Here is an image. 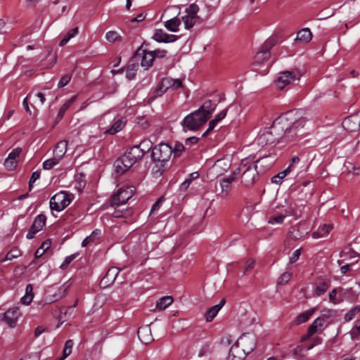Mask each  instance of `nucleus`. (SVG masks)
I'll return each instance as SVG.
<instances>
[{
  "instance_id": "f257e3e1",
  "label": "nucleus",
  "mask_w": 360,
  "mask_h": 360,
  "mask_svg": "<svg viewBox=\"0 0 360 360\" xmlns=\"http://www.w3.org/2000/svg\"><path fill=\"white\" fill-rule=\"evenodd\" d=\"M314 128V122L302 110H294L276 118L271 127L259 133L255 142L261 147L273 146L281 140H293L302 129L309 131Z\"/></svg>"
},
{
  "instance_id": "f03ea898",
  "label": "nucleus",
  "mask_w": 360,
  "mask_h": 360,
  "mask_svg": "<svg viewBox=\"0 0 360 360\" xmlns=\"http://www.w3.org/2000/svg\"><path fill=\"white\" fill-rule=\"evenodd\" d=\"M208 119L209 113L203 114L200 110H195L186 116L181 124L185 131H195L202 126Z\"/></svg>"
},
{
  "instance_id": "7ed1b4c3",
  "label": "nucleus",
  "mask_w": 360,
  "mask_h": 360,
  "mask_svg": "<svg viewBox=\"0 0 360 360\" xmlns=\"http://www.w3.org/2000/svg\"><path fill=\"white\" fill-rule=\"evenodd\" d=\"M258 166L253 163L249 164L248 160H243L239 168L238 172H242L241 182L245 186L253 184L257 177Z\"/></svg>"
},
{
  "instance_id": "20e7f679",
  "label": "nucleus",
  "mask_w": 360,
  "mask_h": 360,
  "mask_svg": "<svg viewBox=\"0 0 360 360\" xmlns=\"http://www.w3.org/2000/svg\"><path fill=\"white\" fill-rule=\"evenodd\" d=\"M101 124H105L108 122H112L111 127L104 131V134L114 135L120 131L126 125L127 120L124 117H115L112 112H108L101 117Z\"/></svg>"
},
{
  "instance_id": "39448f33",
  "label": "nucleus",
  "mask_w": 360,
  "mask_h": 360,
  "mask_svg": "<svg viewBox=\"0 0 360 360\" xmlns=\"http://www.w3.org/2000/svg\"><path fill=\"white\" fill-rule=\"evenodd\" d=\"M302 76V73L298 69L283 71L278 74L275 84L278 89H283L295 82L299 81Z\"/></svg>"
},
{
  "instance_id": "423d86ee",
  "label": "nucleus",
  "mask_w": 360,
  "mask_h": 360,
  "mask_svg": "<svg viewBox=\"0 0 360 360\" xmlns=\"http://www.w3.org/2000/svg\"><path fill=\"white\" fill-rule=\"evenodd\" d=\"M71 284L72 283L70 281H68L58 288H56L53 286H49L45 292V303L51 304L63 297L68 290L71 286Z\"/></svg>"
},
{
  "instance_id": "0eeeda50",
  "label": "nucleus",
  "mask_w": 360,
  "mask_h": 360,
  "mask_svg": "<svg viewBox=\"0 0 360 360\" xmlns=\"http://www.w3.org/2000/svg\"><path fill=\"white\" fill-rule=\"evenodd\" d=\"M136 161V159L129 153V150H127L122 157L117 159L114 162L115 173L117 175L123 174L130 169Z\"/></svg>"
},
{
  "instance_id": "6e6552de",
  "label": "nucleus",
  "mask_w": 360,
  "mask_h": 360,
  "mask_svg": "<svg viewBox=\"0 0 360 360\" xmlns=\"http://www.w3.org/2000/svg\"><path fill=\"white\" fill-rule=\"evenodd\" d=\"M72 200L71 195L65 191L55 194L50 200V208L60 212L68 207Z\"/></svg>"
},
{
  "instance_id": "1a4fd4ad",
  "label": "nucleus",
  "mask_w": 360,
  "mask_h": 360,
  "mask_svg": "<svg viewBox=\"0 0 360 360\" xmlns=\"http://www.w3.org/2000/svg\"><path fill=\"white\" fill-rule=\"evenodd\" d=\"M256 337L252 333H244L237 340L235 345L247 355L251 353L256 347Z\"/></svg>"
},
{
  "instance_id": "9d476101",
  "label": "nucleus",
  "mask_w": 360,
  "mask_h": 360,
  "mask_svg": "<svg viewBox=\"0 0 360 360\" xmlns=\"http://www.w3.org/2000/svg\"><path fill=\"white\" fill-rule=\"evenodd\" d=\"M172 154V147L164 143L155 146L152 150V158L155 161L165 162L169 160Z\"/></svg>"
},
{
  "instance_id": "9b49d317",
  "label": "nucleus",
  "mask_w": 360,
  "mask_h": 360,
  "mask_svg": "<svg viewBox=\"0 0 360 360\" xmlns=\"http://www.w3.org/2000/svg\"><path fill=\"white\" fill-rule=\"evenodd\" d=\"M285 205H282L283 210L281 212V213H278L269 217L268 219L269 224L272 225L281 224L283 222L284 219L287 216H291L295 214V209L292 203L286 200L285 201Z\"/></svg>"
},
{
  "instance_id": "f8f14e48",
  "label": "nucleus",
  "mask_w": 360,
  "mask_h": 360,
  "mask_svg": "<svg viewBox=\"0 0 360 360\" xmlns=\"http://www.w3.org/2000/svg\"><path fill=\"white\" fill-rule=\"evenodd\" d=\"M135 192L132 186L120 188L112 198V203L115 205L124 204L129 200Z\"/></svg>"
},
{
  "instance_id": "ddd939ff",
  "label": "nucleus",
  "mask_w": 360,
  "mask_h": 360,
  "mask_svg": "<svg viewBox=\"0 0 360 360\" xmlns=\"http://www.w3.org/2000/svg\"><path fill=\"white\" fill-rule=\"evenodd\" d=\"M153 146L152 142L148 139L143 140L139 145L131 147L129 150V153L138 160L145 153L148 152Z\"/></svg>"
},
{
  "instance_id": "4468645a",
  "label": "nucleus",
  "mask_w": 360,
  "mask_h": 360,
  "mask_svg": "<svg viewBox=\"0 0 360 360\" xmlns=\"http://www.w3.org/2000/svg\"><path fill=\"white\" fill-rule=\"evenodd\" d=\"M21 316V312L18 307H13L8 309L3 316V320L10 327H15L18 319Z\"/></svg>"
},
{
  "instance_id": "2eb2a0df",
  "label": "nucleus",
  "mask_w": 360,
  "mask_h": 360,
  "mask_svg": "<svg viewBox=\"0 0 360 360\" xmlns=\"http://www.w3.org/2000/svg\"><path fill=\"white\" fill-rule=\"evenodd\" d=\"M342 126L348 131H357L360 129V112L345 118Z\"/></svg>"
},
{
  "instance_id": "dca6fc26",
  "label": "nucleus",
  "mask_w": 360,
  "mask_h": 360,
  "mask_svg": "<svg viewBox=\"0 0 360 360\" xmlns=\"http://www.w3.org/2000/svg\"><path fill=\"white\" fill-rule=\"evenodd\" d=\"M273 46L271 41L265 42L262 49L257 53L254 60V65L259 66L262 63L267 61L270 57L269 49Z\"/></svg>"
},
{
  "instance_id": "f3484780",
  "label": "nucleus",
  "mask_w": 360,
  "mask_h": 360,
  "mask_svg": "<svg viewBox=\"0 0 360 360\" xmlns=\"http://www.w3.org/2000/svg\"><path fill=\"white\" fill-rule=\"evenodd\" d=\"M46 218L44 214L37 215L32 223V225L27 233L26 238L27 239H32L35 234L39 231L42 230L46 224Z\"/></svg>"
},
{
  "instance_id": "a211bd4d",
  "label": "nucleus",
  "mask_w": 360,
  "mask_h": 360,
  "mask_svg": "<svg viewBox=\"0 0 360 360\" xmlns=\"http://www.w3.org/2000/svg\"><path fill=\"white\" fill-rule=\"evenodd\" d=\"M21 153V149L19 148L13 149L8 155L4 161V166L8 171H13L17 167L19 161V156Z\"/></svg>"
},
{
  "instance_id": "6ab92c4d",
  "label": "nucleus",
  "mask_w": 360,
  "mask_h": 360,
  "mask_svg": "<svg viewBox=\"0 0 360 360\" xmlns=\"http://www.w3.org/2000/svg\"><path fill=\"white\" fill-rule=\"evenodd\" d=\"M178 36L169 34L162 30H156L153 34V39L158 42L169 43L174 42L178 39Z\"/></svg>"
},
{
  "instance_id": "aec40b11",
  "label": "nucleus",
  "mask_w": 360,
  "mask_h": 360,
  "mask_svg": "<svg viewBox=\"0 0 360 360\" xmlns=\"http://www.w3.org/2000/svg\"><path fill=\"white\" fill-rule=\"evenodd\" d=\"M68 150V141H60L55 146L53 150V156L61 161Z\"/></svg>"
},
{
  "instance_id": "412c9836",
  "label": "nucleus",
  "mask_w": 360,
  "mask_h": 360,
  "mask_svg": "<svg viewBox=\"0 0 360 360\" xmlns=\"http://www.w3.org/2000/svg\"><path fill=\"white\" fill-rule=\"evenodd\" d=\"M137 335L140 341L145 345L148 344L153 340L149 326L139 328Z\"/></svg>"
},
{
  "instance_id": "4be33fe9",
  "label": "nucleus",
  "mask_w": 360,
  "mask_h": 360,
  "mask_svg": "<svg viewBox=\"0 0 360 360\" xmlns=\"http://www.w3.org/2000/svg\"><path fill=\"white\" fill-rule=\"evenodd\" d=\"M226 302V300L224 299L221 300L220 302L212 307H210L205 313V320L207 322L212 321L217 315L219 311L221 310V309L223 307Z\"/></svg>"
},
{
  "instance_id": "5701e85b",
  "label": "nucleus",
  "mask_w": 360,
  "mask_h": 360,
  "mask_svg": "<svg viewBox=\"0 0 360 360\" xmlns=\"http://www.w3.org/2000/svg\"><path fill=\"white\" fill-rule=\"evenodd\" d=\"M276 160L275 156L273 155H266L261 158L257 160L258 167H262L261 171L269 169L274 163Z\"/></svg>"
},
{
  "instance_id": "b1692460",
  "label": "nucleus",
  "mask_w": 360,
  "mask_h": 360,
  "mask_svg": "<svg viewBox=\"0 0 360 360\" xmlns=\"http://www.w3.org/2000/svg\"><path fill=\"white\" fill-rule=\"evenodd\" d=\"M246 356L247 354L238 348L237 345H233L230 349L227 360H243Z\"/></svg>"
},
{
  "instance_id": "393cba45",
  "label": "nucleus",
  "mask_w": 360,
  "mask_h": 360,
  "mask_svg": "<svg viewBox=\"0 0 360 360\" xmlns=\"http://www.w3.org/2000/svg\"><path fill=\"white\" fill-rule=\"evenodd\" d=\"M155 58V53L153 51H143L141 65L146 69L150 67Z\"/></svg>"
},
{
  "instance_id": "a878e982",
  "label": "nucleus",
  "mask_w": 360,
  "mask_h": 360,
  "mask_svg": "<svg viewBox=\"0 0 360 360\" xmlns=\"http://www.w3.org/2000/svg\"><path fill=\"white\" fill-rule=\"evenodd\" d=\"M173 302L174 300L172 296L167 295L162 297L156 301L155 308L159 311L165 310L171 305Z\"/></svg>"
},
{
  "instance_id": "bb28decb",
  "label": "nucleus",
  "mask_w": 360,
  "mask_h": 360,
  "mask_svg": "<svg viewBox=\"0 0 360 360\" xmlns=\"http://www.w3.org/2000/svg\"><path fill=\"white\" fill-rule=\"evenodd\" d=\"M229 109H224L219 114H217L214 119L212 120L209 123V127L207 131L203 134V136H206V134L211 130L214 129L217 124L222 120L226 115L227 111Z\"/></svg>"
},
{
  "instance_id": "cd10ccee",
  "label": "nucleus",
  "mask_w": 360,
  "mask_h": 360,
  "mask_svg": "<svg viewBox=\"0 0 360 360\" xmlns=\"http://www.w3.org/2000/svg\"><path fill=\"white\" fill-rule=\"evenodd\" d=\"M328 297L330 302L334 304L341 302L344 299L342 289L340 288L333 289L329 292Z\"/></svg>"
},
{
  "instance_id": "c85d7f7f",
  "label": "nucleus",
  "mask_w": 360,
  "mask_h": 360,
  "mask_svg": "<svg viewBox=\"0 0 360 360\" xmlns=\"http://www.w3.org/2000/svg\"><path fill=\"white\" fill-rule=\"evenodd\" d=\"M333 229L330 224H323L320 226L318 229L313 232L312 237L315 239L326 236Z\"/></svg>"
},
{
  "instance_id": "c756f323",
  "label": "nucleus",
  "mask_w": 360,
  "mask_h": 360,
  "mask_svg": "<svg viewBox=\"0 0 360 360\" xmlns=\"http://www.w3.org/2000/svg\"><path fill=\"white\" fill-rule=\"evenodd\" d=\"M162 86L165 87V89H177L182 86L181 81L179 79H174L172 78L166 77L162 79Z\"/></svg>"
},
{
  "instance_id": "7c9ffc66",
  "label": "nucleus",
  "mask_w": 360,
  "mask_h": 360,
  "mask_svg": "<svg viewBox=\"0 0 360 360\" xmlns=\"http://www.w3.org/2000/svg\"><path fill=\"white\" fill-rule=\"evenodd\" d=\"M312 38V34L309 28H303L300 30L297 34L295 41L303 43L309 42Z\"/></svg>"
},
{
  "instance_id": "2f4dec72",
  "label": "nucleus",
  "mask_w": 360,
  "mask_h": 360,
  "mask_svg": "<svg viewBox=\"0 0 360 360\" xmlns=\"http://www.w3.org/2000/svg\"><path fill=\"white\" fill-rule=\"evenodd\" d=\"M34 298L33 288L31 284H28L25 288V294L21 298V303L25 305H29Z\"/></svg>"
},
{
  "instance_id": "473e14b6",
  "label": "nucleus",
  "mask_w": 360,
  "mask_h": 360,
  "mask_svg": "<svg viewBox=\"0 0 360 360\" xmlns=\"http://www.w3.org/2000/svg\"><path fill=\"white\" fill-rule=\"evenodd\" d=\"M101 234V231L100 229H96L92 231V233H91V235L86 237L83 240V241L82 243V246L86 247L91 243L97 240L99 238Z\"/></svg>"
},
{
  "instance_id": "72a5a7b5",
  "label": "nucleus",
  "mask_w": 360,
  "mask_h": 360,
  "mask_svg": "<svg viewBox=\"0 0 360 360\" xmlns=\"http://www.w3.org/2000/svg\"><path fill=\"white\" fill-rule=\"evenodd\" d=\"M316 311V308L314 307L298 315L295 319L296 324L298 325L306 322L314 314Z\"/></svg>"
},
{
  "instance_id": "f704fd0d",
  "label": "nucleus",
  "mask_w": 360,
  "mask_h": 360,
  "mask_svg": "<svg viewBox=\"0 0 360 360\" xmlns=\"http://www.w3.org/2000/svg\"><path fill=\"white\" fill-rule=\"evenodd\" d=\"M181 24L179 19L177 18H173L170 20H167L165 22V27L167 30L170 32H176L179 30V27Z\"/></svg>"
},
{
  "instance_id": "c9c22d12",
  "label": "nucleus",
  "mask_w": 360,
  "mask_h": 360,
  "mask_svg": "<svg viewBox=\"0 0 360 360\" xmlns=\"http://www.w3.org/2000/svg\"><path fill=\"white\" fill-rule=\"evenodd\" d=\"M323 324H324L323 317L316 318L308 328V330L309 331V333L314 335L319 329L323 328Z\"/></svg>"
},
{
  "instance_id": "e433bc0d",
  "label": "nucleus",
  "mask_w": 360,
  "mask_h": 360,
  "mask_svg": "<svg viewBox=\"0 0 360 360\" xmlns=\"http://www.w3.org/2000/svg\"><path fill=\"white\" fill-rule=\"evenodd\" d=\"M291 167H288L283 171L279 172L278 174L275 175L271 181L276 184H281L283 182V179L291 172Z\"/></svg>"
},
{
  "instance_id": "4c0bfd02",
  "label": "nucleus",
  "mask_w": 360,
  "mask_h": 360,
  "mask_svg": "<svg viewBox=\"0 0 360 360\" xmlns=\"http://www.w3.org/2000/svg\"><path fill=\"white\" fill-rule=\"evenodd\" d=\"M198 17L186 14L182 17V20L186 29H190L197 22Z\"/></svg>"
},
{
  "instance_id": "58836bf2",
  "label": "nucleus",
  "mask_w": 360,
  "mask_h": 360,
  "mask_svg": "<svg viewBox=\"0 0 360 360\" xmlns=\"http://www.w3.org/2000/svg\"><path fill=\"white\" fill-rule=\"evenodd\" d=\"M61 161L57 159L55 157H52L49 159L46 160L43 164L42 167L45 170H49L53 168L55 166L58 165Z\"/></svg>"
},
{
  "instance_id": "ea45409f",
  "label": "nucleus",
  "mask_w": 360,
  "mask_h": 360,
  "mask_svg": "<svg viewBox=\"0 0 360 360\" xmlns=\"http://www.w3.org/2000/svg\"><path fill=\"white\" fill-rule=\"evenodd\" d=\"M214 109L215 106H213L211 101L208 100L204 102L202 106L198 110H200L201 112H203V114L209 113L210 118Z\"/></svg>"
},
{
  "instance_id": "a19ab883",
  "label": "nucleus",
  "mask_w": 360,
  "mask_h": 360,
  "mask_svg": "<svg viewBox=\"0 0 360 360\" xmlns=\"http://www.w3.org/2000/svg\"><path fill=\"white\" fill-rule=\"evenodd\" d=\"M78 27H75L68 31L66 35L62 39L59 45L63 46L65 45L72 38L75 37L78 34Z\"/></svg>"
},
{
  "instance_id": "79ce46f5",
  "label": "nucleus",
  "mask_w": 360,
  "mask_h": 360,
  "mask_svg": "<svg viewBox=\"0 0 360 360\" xmlns=\"http://www.w3.org/2000/svg\"><path fill=\"white\" fill-rule=\"evenodd\" d=\"M230 161L227 159H221L216 161L214 163V168L218 169H221V171L225 172L230 167Z\"/></svg>"
},
{
  "instance_id": "37998d69",
  "label": "nucleus",
  "mask_w": 360,
  "mask_h": 360,
  "mask_svg": "<svg viewBox=\"0 0 360 360\" xmlns=\"http://www.w3.org/2000/svg\"><path fill=\"white\" fill-rule=\"evenodd\" d=\"M77 96H73L70 99L65 101V103L61 106L60 108L58 113V117L61 118L65 112L70 108V106L74 103V101L76 99Z\"/></svg>"
},
{
  "instance_id": "c03bdc74",
  "label": "nucleus",
  "mask_w": 360,
  "mask_h": 360,
  "mask_svg": "<svg viewBox=\"0 0 360 360\" xmlns=\"http://www.w3.org/2000/svg\"><path fill=\"white\" fill-rule=\"evenodd\" d=\"M328 289V285L326 282H320L314 288V294L316 296L323 295Z\"/></svg>"
},
{
  "instance_id": "a18cd8bd",
  "label": "nucleus",
  "mask_w": 360,
  "mask_h": 360,
  "mask_svg": "<svg viewBox=\"0 0 360 360\" xmlns=\"http://www.w3.org/2000/svg\"><path fill=\"white\" fill-rule=\"evenodd\" d=\"M360 311V307L356 306L347 311L345 315V319L346 321H350Z\"/></svg>"
},
{
  "instance_id": "49530a36",
  "label": "nucleus",
  "mask_w": 360,
  "mask_h": 360,
  "mask_svg": "<svg viewBox=\"0 0 360 360\" xmlns=\"http://www.w3.org/2000/svg\"><path fill=\"white\" fill-rule=\"evenodd\" d=\"M221 187V194L222 196H226L230 192L231 187V184H229V181H225L224 180H220L219 183Z\"/></svg>"
},
{
  "instance_id": "de8ad7c7",
  "label": "nucleus",
  "mask_w": 360,
  "mask_h": 360,
  "mask_svg": "<svg viewBox=\"0 0 360 360\" xmlns=\"http://www.w3.org/2000/svg\"><path fill=\"white\" fill-rule=\"evenodd\" d=\"M51 246V242L49 240H46L36 250L35 257H39L48 250Z\"/></svg>"
},
{
  "instance_id": "09e8293b",
  "label": "nucleus",
  "mask_w": 360,
  "mask_h": 360,
  "mask_svg": "<svg viewBox=\"0 0 360 360\" xmlns=\"http://www.w3.org/2000/svg\"><path fill=\"white\" fill-rule=\"evenodd\" d=\"M138 65L136 64L131 65L128 67L126 76L129 79H133L136 74Z\"/></svg>"
},
{
  "instance_id": "8fccbe9b",
  "label": "nucleus",
  "mask_w": 360,
  "mask_h": 360,
  "mask_svg": "<svg viewBox=\"0 0 360 360\" xmlns=\"http://www.w3.org/2000/svg\"><path fill=\"white\" fill-rule=\"evenodd\" d=\"M118 274L119 269L116 267H112L108 271L105 278L108 281H114Z\"/></svg>"
},
{
  "instance_id": "3c124183",
  "label": "nucleus",
  "mask_w": 360,
  "mask_h": 360,
  "mask_svg": "<svg viewBox=\"0 0 360 360\" xmlns=\"http://www.w3.org/2000/svg\"><path fill=\"white\" fill-rule=\"evenodd\" d=\"M291 277H292V274L291 273H290L288 271L284 272L278 278V281H277L278 285H283L286 284L290 281Z\"/></svg>"
},
{
  "instance_id": "603ef678",
  "label": "nucleus",
  "mask_w": 360,
  "mask_h": 360,
  "mask_svg": "<svg viewBox=\"0 0 360 360\" xmlns=\"http://www.w3.org/2000/svg\"><path fill=\"white\" fill-rule=\"evenodd\" d=\"M350 335L352 340L358 339V335H360V320L356 321L355 326L351 330Z\"/></svg>"
},
{
  "instance_id": "864d4df0",
  "label": "nucleus",
  "mask_w": 360,
  "mask_h": 360,
  "mask_svg": "<svg viewBox=\"0 0 360 360\" xmlns=\"http://www.w3.org/2000/svg\"><path fill=\"white\" fill-rule=\"evenodd\" d=\"M184 150L185 147L181 143L176 142L172 148V153L174 156H180Z\"/></svg>"
},
{
  "instance_id": "5fc2aeb1",
  "label": "nucleus",
  "mask_w": 360,
  "mask_h": 360,
  "mask_svg": "<svg viewBox=\"0 0 360 360\" xmlns=\"http://www.w3.org/2000/svg\"><path fill=\"white\" fill-rule=\"evenodd\" d=\"M105 39L109 42H114L120 39V36L115 31H109L105 34Z\"/></svg>"
},
{
  "instance_id": "6e6d98bb",
  "label": "nucleus",
  "mask_w": 360,
  "mask_h": 360,
  "mask_svg": "<svg viewBox=\"0 0 360 360\" xmlns=\"http://www.w3.org/2000/svg\"><path fill=\"white\" fill-rule=\"evenodd\" d=\"M73 347V342L71 340H68L65 342V346L63 351V354H64L65 357H68L70 355L72 352V349Z\"/></svg>"
},
{
  "instance_id": "4d7b16f0",
  "label": "nucleus",
  "mask_w": 360,
  "mask_h": 360,
  "mask_svg": "<svg viewBox=\"0 0 360 360\" xmlns=\"http://www.w3.org/2000/svg\"><path fill=\"white\" fill-rule=\"evenodd\" d=\"M199 11V7L197 4H191L188 8H186V14L190 15L197 16V13Z\"/></svg>"
},
{
  "instance_id": "13d9d810",
  "label": "nucleus",
  "mask_w": 360,
  "mask_h": 360,
  "mask_svg": "<svg viewBox=\"0 0 360 360\" xmlns=\"http://www.w3.org/2000/svg\"><path fill=\"white\" fill-rule=\"evenodd\" d=\"M20 255V250L17 249L11 250L7 253L4 260H12L13 259L17 258Z\"/></svg>"
},
{
  "instance_id": "bf43d9fd",
  "label": "nucleus",
  "mask_w": 360,
  "mask_h": 360,
  "mask_svg": "<svg viewBox=\"0 0 360 360\" xmlns=\"http://www.w3.org/2000/svg\"><path fill=\"white\" fill-rule=\"evenodd\" d=\"M35 100L34 101V104L37 105L39 106H41L45 102V97L42 93H38L34 95Z\"/></svg>"
},
{
  "instance_id": "052dcab7",
  "label": "nucleus",
  "mask_w": 360,
  "mask_h": 360,
  "mask_svg": "<svg viewBox=\"0 0 360 360\" xmlns=\"http://www.w3.org/2000/svg\"><path fill=\"white\" fill-rule=\"evenodd\" d=\"M70 79H71V76L69 75H65L63 76L60 78V81L58 82V86L59 88H61V87L66 86L70 81Z\"/></svg>"
},
{
  "instance_id": "680f3d73",
  "label": "nucleus",
  "mask_w": 360,
  "mask_h": 360,
  "mask_svg": "<svg viewBox=\"0 0 360 360\" xmlns=\"http://www.w3.org/2000/svg\"><path fill=\"white\" fill-rule=\"evenodd\" d=\"M167 90H168L167 89H165L164 86H162V82H160V84H158V86H157L155 91V96H162L166 91Z\"/></svg>"
},
{
  "instance_id": "e2e57ef3",
  "label": "nucleus",
  "mask_w": 360,
  "mask_h": 360,
  "mask_svg": "<svg viewBox=\"0 0 360 360\" xmlns=\"http://www.w3.org/2000/svg\"><path fill=\"white\" fill-rule=\"evenodd\" d=\"M301 254V248L296 250L292 253V255L290 257L289 263L293 264L295 263L300 257Z\"/></svg>"
},
{
  "instance_id": "0e129e2a",
  "label": "nucleus",
  "mask_w": 360,
  "mask_h": 360,
  "mask_svg": "<svg viewBox=\"0 0 360 360\" xmlns=\"http://www.w3.org/2000/svg\"><path fill=\"white\" fill-rule=\"evenodd\" d=\"M39 177H40V172L39 171L34 172L32 174V176H31L30 181H29L30 189H31V187L32 186V184H34L37 179H39Z\"/></svg>"
},
{
  "instance_id": "69168bd1",
  "label": "nucleus",
  "mask_w": 360,
  "mask_h": 360,
  "mask_svg": "<svg viewBox=\"0 0 360 360\" xmlns=\"http://www.w3.org/2000/svg\"><path fill=\"white\" fill-rule=\"evenodd\" d=\"M334 316V311L331 309H325L322 311V315L320 317H323V323L325 319L330 318Z\"/></svg>"
},
{
  "instance_id": "338daca9",
  "label": "nucleus",
  "mask_w": 360,
  "mask_h": 360,
  "mask_svg": "<svg viewBox=\"0 0 360 360\" xmlns=\"http://www.w3.org/2000/svg\"><path fill=\"white\" fill-rule=\"evenodd\" d=\"M255 266V261L252 259H248L245 265V271H248L251 270Z\"/></svg>"
},
{
  "instance_id": "774afa93",
  "label": "nucleus",
  "mask_w": 360,
  "mask_h": 360,
  "mask_svg": "<svg viewBox=\"0 0 360 360\" xmlns=\"http://www.w3.org/2000/svg\"><path fill=\"white\" fill-rule=\"evenodd\" d=\"M199 139L195 136H191L186 139V145H193L198 143Z\"/></svg>"
}]
</instances>
